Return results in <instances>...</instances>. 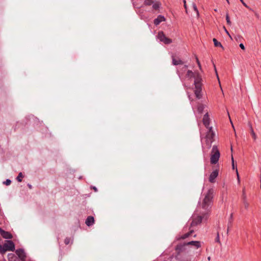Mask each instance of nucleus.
<instances>
[{
    "label": "nucleus",
    "instance_id": "28",
    "mask_svg": "<svg viewBox=\"0 0 261 261\" xmlns=\"http://www.w3.org/2000/svg\"><path fill=\"white\" fill-rule=\"evenodd\" d=\"M243 204L244 205L245 209L248 210L249 206V204L248 202L247 199H245L244 200H243Z\"/></svg>",
    "mask_w": 261,
    "mask_h": 261
},
{
    "label": "nucleus",
    "instance_id": "12",
    "mask_svg": "<svg viewBox=\"0 0 261 261\" xmlns=\"http://www.w3.org/2000/svg\"><path fill=\"white\" fill-rule=\"evenodd\" d=\"M215 135V133L213 130V127H210L209 129H208V131L205 136V139H208L211 140L212 141H214V138Z\"/></svg>",
    "mask_w": 261,
    "mask_h": 261
},
{
    "label": "nucleus",
    "instance_id": "36",
    "mask_svg": "<svg viewBox=\"0 0 261 261\" xmlns=\"http://www.w3.org/2000/svg\"><path fill=\"white\" fill-rule=\"evenodd\" d=\"M231 161H232V169H234L235 168V165H234V160H233V156L231 157Z\"/></svg>",
    "mask_w": 261,
    "mask_h": 261
},
{
    "label": "nucleus",
    "instance_id": "42",
    "mask_svg": "<svg viewBox=\"0 0 261 261\" xmlns=\"http://www.w3.org/2000/svg\"><path fill=\"white\" fill-rule=\"evenodd\" d=\"M184 7H185V9H187V5L186 3V1L184 0Z\"/></svg>",
    "mask_w": 261,
    "mask_h": 261
},
{
    "label": "nucleus",
    "instance_id": "41",
    "mask_svg": "<svg viewBox=\"0 0 261 261\" xmlns=\"http://www.w3.org/2000/svg\"><path fill=\"white\" fill-rule=\"evenodd\" d=\"M27 186H28V187H29V189H32V188H33V187H32V186L31 184H28L27 185Z\"/></svg>",
    "mask_w": 261,
    "mask_h": 261
},
{
    "label": "nucleus",
    "instance_id": "7",
    "mask_svg": "<svg viewBox=\"0 0 261 261\" xmlns=\"http://www.w3.org/2000/svg\"><path fill=\"white\" fill-rule=\"evenodd\" d=\"M158 37L160 41L163 42L166 44L172 43V40L167 37L162 31L159 32Z\"/></svg>",
    "mask_w": 261,
    "mask_h": 261
},
{
    "label": "nucleus",
    "instance_id": "14",
    "mask_svg": "<svg viewBox=\"0 0 261 261\" xmlns=\"http://www.w3.org/2000/svg\"><path fill=\"white\" fill-rule=\"evenodd\" d=\"M0 233L4 239H10L12 238V235L8 231H6L0 227Z\"/></svg>",
    "mask_w": 261,
    "mask_h": 261
},
{
    "label": "nucleus",
    "instance_id": "15",
    "mask_svg": "<svg viewBox=\"0 0 261 261\" xmlns=\"http://www.w3.org/2000/svg\"><path fill=\"white\" fill-rule=\"evenodd\" d=\"M166 20L165 17L163 15H159L157 18L154 19L153 23L155 25H158L161 22L165 21Z\"/></svg>",
    "mask_w": 261,
    "mask_h": 261
},
{
    "label": "nucleus",
    "instance_id": "45",
    "mask_svg": "<svg viewBox=\"0 0 261 261\" xmlns=\"http://www.w3.org/2000/svg\"><path fill=\"white\" fill-rule=\"evenodd\" d=\"M229 230V227H228L227 230V233H228Z\"/></svg>",
    "mask_w": 261,
    "mask_h": 261
},
{
    "label": "nucleus",
    "instance_id": "37",
    "mask_svg": "<svg viewBox=\"0 0 261 261\" xmlns=\"http://www.w3.org/2000/svg\"><path fill=\"white\" fill-rule=\"evenodd\" d=\"M216 242L219 243H220L219 233H217V236L216 238Z\"/></svg>",
    "mask_w": 261,
    "mask_h": 261
},
{
    "label": "nucleus",
    "instance_id": "11",
    "mask_svg": "<svg viewBox=\"0 0 261 261\" xmlns=\"http://www.w3.org/2000/svg\"><path fill=\"white\" fill-rule=\"evenodd\" d=\"M202 122L205 127H206L207 129H209V128L211 127L209 126L210 123V118L209 117V115L207 112L204 115L202 119Z\"/></svg>",
    "mask_w": 261,
    "mask_h": 261
},
{
    "label": "nucleus",
    "instance_id": "31",
    "mask_svg": "<svg viewBox=\"0 0 261 261\" xmlns=\"http://www.w3.org/2000/svg\"><path fill=\"white\" fill-rule=\"evenodd\" d=\"M234 38L237 41H241L242 37H241V35H237V36H235Z\"/></svg>",
    "mask_w": 261,
    "mask_h": 261
},
{
    "label": "nucleus",
    "instance_id": "43",
    "mask_svg": "<svg viewBox=\"0 0 261 261\" xmlns=\"http://www.w3.org/2000/svg\"><path fill=\"white\" fill-rule=\"evenodd\" d=\"M214 68H215V70L217 76V78L219 79V77H218V74H217V70H216V68L215 65H214Z\"/></svg>",
    "mask_w": 261,
    "mask_h": 261
},
{
    "label": "nucleus",
    "instance_id": "19",
    "mask_svg": "<svg viewBox=\"0 0 261 261\" xmlns=\"http://www.w3.org/2000/svg\"><path fill=\"white\" fill-rule=\"evenodd\" d=\"M172 64L174 65H178L183 64V62L179 59H176L173 56H172Z\"/></svg>",
    "mask_w": 261,
    "mask_h": 261
},
{
    "label": "nucleus",
    "instance_id": "1",
    "mask_svg": "<svg viewBox=\"0 0 261 261\" xmlns=\"http://www.w3.org/2000/svg\"><path fill=\"white\" fill-rule=\"evenodd\" d=\"M188 66L184 65L181 67H178L177 69V73L179 78L181 80V76L183 74L187 71L186 77L189 79L193 78L194 79V94L198 99L202 98V94L201 93L202 86V79L201 75L198 72H193L192 70H187Z\"/></svg>",
    "mask_w": 261,
    "mask_h": 261
},
{
    "label": "nucleus",
    "instance_id": "29",
    "mask_svg": "<svg viewBox=\"0 0 261 261\" xmlns=\"http://www.w3.org/2000/svg\"><path fill=\"white\" fill-rule=\"evenodd\" d=\"M226 20L227 23L229 25H231V22L230 21V18L228 13H227L226 15Z\"/></svg>",
    "mask_w": 261,
    "mask_h": 261
},
{
    "label": "nucleus",
    "instance_id": "21",
    "mask_svg": "<svg viewBox=\"0 0 261 261\" xmlns=\"http://www.w3.org/2000/svg\"><path fill=\"white\" fill-rule=\"evenodd\" d=\"M249 127H250V133H251V134L252 135V137L253 138V139L254 140H255L256 139V138H257L255 132L253 130V129L252 128V126L251 124L249 123Z\"/></svg>",
    "mask_w": 261,
    "mask_h": 261
},
{
    "label": "nucleus",
    "instance_id": "46",
    "mask_svg": "<svg viewBox=\"0 0 261 261\" xmlns=\"http://www.w3.org/2000/svg\"><path fill=\"white\" fill-rule=\"evenodd\" d=\"M207 259H208V260H210V259H211V257H210V256H208V257H207Z\"/></svg>",
    "mask_w": 261,
    "mask_h": 261
},
{
    "label": "nucleus",
    "instance_id": "44",
    "mask_svg": "<svg viewBox=\"0 0 261 261\" xmlns=\"http://www.w3.org/2000/svg\"><path fill=\"white\" fill-rule=\"evenodd\" d=\"M236 172H237V173L238 179L239 181L240 179H239V174H238V172L237 169H236Z\"/></svg>",
    "mask_w": 261,
    "mask_h": 261
},
{
    "label": "nucleus",
    "instance_id": "38",
    "mask_svg": "<svg viewBox=\"0 0 261 261\" xmlns=\"http://www.w3.org/2000/svg\"><path fill=\"white\" fill-rule=\"evenodd\" d=\"M239 46L240 47V48L241 49H242L243 50H244L245 49V46L243 43H240L239 45Z\"/></svg>",
    "mask_w": 261,
    "mask_h": 261
},
{
    "label": "nucleus",
    "instance_id": "2",
    "mask_svg": "<svg viewBox=\"0 0 261 261\" xmlns=\"http://www.w3.org/2000/svg\"><path fill=\"white\" fill-rule=\"evenodd\" d=\"M201 202H199V207H201L205 211L204 213H207L208 215L213 204L214 197V190L213 189H209L205 194Z\"/></svg>",
    "mask_w": 261,
    "mask_h": 261
},
{
    "label": "nucleus",
    "instance_id": "40",
    "mask_svg": "<svg viewBox=\"0 0 261 261\" xmlns=\"http://www.w3.org/2000/svg\"><path fill=\"white\" fill-rule=\"evenodd\" d=\"M245 199H247V198H246V196L245 194V193H243V201Z\"/></svg>",
    "mask_w": 261,
    "mask_h": 261
},
{
    "label": "nucleus",
    "instance_id": "23",
    "mask_svg": "<svg viewBox=\"0 0 261 261\" xmlns=\"http://www.w3.org/2000/svg\"><path fill=\"white\" fill-rule=\"evenodd\" d=\"M213 41L214 45L216 47H222V48H223V47L222 45L221 44V43L220 42L218 41L216 38H214L213 39Z\"/></svg>",
    "mask_w": 261,
    "mask_h": 261
},
{
    "label": "nucleus",
    "instance_id": "5",
    "mask_svg": "<svg viewBox=\"0 0 261 261\" xmlns=\"http://www.w3.org/2000/svg\"><path fill=\"white\" fill-rule=\"evenodd\" d=\"M201 215L197 216L196 217L193 216V219L191 223V226H193L200 224L203 220H206L208 217L207 213H202Z\"/></svg>",
    "mask_w": 261,
    "mask_h": 261
},
{
    "label": "nucleus",
    "instance_id": "39",
    "mask_svg": "<svg viewBox=\"0 0 261 261\" xmlns=\"http://www.w3.org/2000/svg\"><path fill=\"white\" fill-rule=\"evenodd\" d=\"M91 188L95 192L98 191L97 188L94 186H91Z\"/></svg>",
    "mask_w": 261,
    "mask_h": 261
},
{
    "label": "nucleus",
    "instance_id": "27",
    "mask_svg": "<svg viewBox=\"0 0 261 261\" xmlns=\"http://www.w3.org/2000/svg\"><path fill=\"white\" fill-rule=\"evenodd\" d=\"M23 176L22 172H20L18 174V175L16 178V179L18 181L21 182L22 181V178L23 177Z\"/></svg>",
    "mask_w": 261,
    "mask_h": 261
},
{
    "label": "nucleus",
    "instance_id": "20",
    "mask_svg": "<svg viewBox=\"0 0 261 261\" xmlns=\"http://www.w3.org/2000/svg\"><path fill=\"white\" fill-rule=\"evenodd\" d=\"M205 107V105H204L203 104H199L198 105V107H197V111H198V113L200 114H201L203 112Z\"/></svg>",
    "mask_w": 261,
    "mask_h": 261
},
{
    "label": "nucleus",
    "instance_id": "25",
    "mask_svg": "<svg viewBox=\"0 0 261 261\" xmlns=\"http://www.w3.org/2000/svg\"><path fill=\"white\" fill-rule=\"evenodd\" d=\"M8 261H11V260L17 258V257L15 255V254L13 253H9L8 255Z\"/></svg>",
    "mask_w": 261,
    "mask_h": 261
},
{
    "label": "nucleus",
    "instance_id": "24",
    "mask_svg": "<svg viewBox=\"0 0 261 261\" xmlns=\"http://www.w3.org/2000/svg\"><path fill=\"white\" fill-rule=\"evenodd\" d=\"M232 221H233V214L231 213L230 215L229 219H228V227H231L232 224Z\"/></svg>",
    "mask_w": 261,
    "mask_h": 261
},
{
    "label": "nucleus",
    "instance_id": "18",
    "mask_svg": "<svg viewBox=\"0 0 261 261\" xmlns=\"http://www.w3.org/2000/svg\"><path fill=\"white\" fill-rule=\"evenodd\" d=\"M193 232V230H190L189 232L184 234L177 237L176 239L177 240L185 239L191 236Z\"/></svg>",
    "mask_w": 261,
    "mask_h": 261
},
{
    "label": "nucleus",
    "instance_id": "30",
    "mask_svg": "<svg viewBox=\"0 0 261 261\" xmlns=\"http://www.w3.org/2000/svg\"><path fill=\"white\" fill-rule=\"evenodd\" d=\"M11 183V180L9 179H6L5 181L4 182V184L7 186L10 185Z\"/></svg>",
    "mask_w": 261,
    "mask_h": 261
},
{
    "label": "nucleus",
    "instance_id": "33",
    "mask_svg": "<svg viewBox=\"0 0 261 261\" xmlns=\"http://www.w3.org/2000/svg\"><path fill=\"white\" fill-rule=\"evenodd\" d=\"M224 30H225V32H226V33L228 35V36L229 37V38L232 40V37L231 36V35H230V34L229 33V32H228V31L226 30V28L225 27H223Z\"/></svg>",
    "mask_w": 261,
    "mask_h": 261
},
{
    "label": "nucleus",
    "instance_id": "6",
    "mask_svg": "<svg viewBox=\"0 0 261 261\" xmlns=\"http://www.w3.org/2000/svg\"><path fill=\"white\" fill-rule=\"evenodd\" d=\"M144 4L146 6L152 5L153 10H159L161 6V3L159 1H154V0H145Z\"/></svg>",
    "mask_w": 261,
    "mask_h": 261
},
{
    "label": "nucleus",
    "instance_id": "35",
    "mask_svg": "<svg viewBox=\"0 0 261 261\" xmlns=\"http://www.w3.org/2000/svg\"><path fill=\"white\" fill-rule=\"evenodd\" d=\"M196 62L197 63V64H198V66H199V68L201 69V65H200V62H199L198 58L196 57Z\"/></svg>",
    "mask_w": 261,
    "mask_h": 261
},
{
    "label": "nucleus",
    "instance_id": "47",
    "mask_svg": "<svg viewBox=\"0 0 261 261\" xmlns=\"http://www.w3.org/2000/svg\"><path fill=\"white\" fill-rule=\"evenodd\" d=\"M226 1H227V3H228V4L229 3V0H226Z\"/></svg>",
    "mask_w": 261,
    "mask_h": 261
},
{
    "label": "nucleus",
    "instance_id": "16",
    "mask_svg": "<svg viewBox=\"0 0 261 261\" xmlns=\"http://www.w3.org/2000/svg\"><path fill=\"white\" fill-rule=\"evenodd\" d=\"M85 223L88 226L93 225L94 223V217L91 216H88L86 220Z\"/></svg>",
    "mask_w": 261,
    "mask_h": 261
},
{
    "label": "nucleus",
    "instance_id": "3",
    "mask_svg": "<svg viewBox=\"0 0 261 261\" xmlns=\"http://www.w3.org/2000/svg\"><path fill=\"white\" fill-rule=\"evenodd\" d=\"M15 250V244L11 240L6 241L3 245L0 244V253H5L7 251H13Z\"/></svg>",
    "mask_w": 261,
    "mask_h": 261
},
{
    "label": "nucleus",
    "instance_id": "10",
    "mask_svg": "<svg viewBox=\"0 0 261 261\" xmlns=\"http://www.w3.org/2000/svg\"><path fill=\"white\" fill-rule=\"evenodd\" d=\"M176 259L179 261H190V258L187 254H184L183 253H177Z\"/></svg>",
    "mask_w": 261,
    "mask_h": 261
},
{
    "label": "nucleus",
    "instance_id": "22",
    "mask_svg": "<svg viewBox=\"0 0 261 261\" xmlns=\"http://www.w3.org/2000/svg\"><path fill=\"white\" fill-rule=\"evenodd\" d=\"M214 142L211 140L205 139V146L207 149H210L212 146V144Z\"/></svg>",
    "mask_w": 261,
    "mask_h": 261
},
{
    "label": "nucleus",
    "instance_id": "26",
    "mask_svg": "<svg viewBox=\"0 0 261 261\" xmlns=\"http://www.w3.org/2000/svg\"><path fill=\"white\" fill-rule=\"evenodd\" d=\"M192 7H193V8L194 10L196 13L197 16L198 17L199 15V12H198V9L197 8V6H196V4L195 3H193L192 4Z\"/></svg>",
    "mask_w": 261,
    "mask_h": 261
},
{
    "label": "nucleus",
    "instance_id": "13",
    "mask_svg": "<svg viewBox=\"0 0 261 261\" xmlns=\"http://www.w3.org/2000/svg\"><path fill=\"white\" fill-rule=\"evenodd\" d=\"M219 171L217 169L214 170L210 174L209 177L210 182L213 183L215 181V178L218 176Z\"/></svg>",
    "mask_w": 261,
    "mask_h": 261
},
{
    "label": "nucleus",
    "instance_id": "32",
    "mask_svg": "<svg viewBox=\"0 0 261 261\" xmlns=\"http://www.w3.org/2000/svg\"><path fill=\"white\" fill-rule=\"evenodd\" d=\"M70 239L69 238H66L64 240V243L66 245H68L70 243Z\"/></svg>",
    "mask_w": 261,
    "mask_h": 261
},
{
    "label": "nucleus",
    "instance_id": "4",
    "mask_svg": "<svg viewBox=\"0 0 261 261\" xmlns=\"http://www.w3.org/2000/svg\"><path fill=\"white\" fill-rule=\"evenodd\" d=\"M220 152L218 150V148L216 145H214L213 146L210 161L212 164H216L218 163L219 159L220 158Z\"/></svg>",
    "mask_w": 261,
    "mask_h": 261
},
{
    "label": "nucleus",
    "instance_id": "8",
    "mask_svg": "<svg viewBox=\"0 0 261 261\" xmlns=\"http://www.w3.org/2000/svg\"><path fill=\"white\" fill-rule=\"evenodd\" d=\"M188 246L186 243L183 244H179L175 247V250L177 253H184L186 251V246Z\"/></svg>",
    "mask_w": 261,
    "mask_h": 261
},
{
    "label": "nucleus",
    "instance_id": "34",
    "mask_svg": "<svg viewBox=\"0 0 261 261\" xmlns=\"http://www.w3.org/2000/svg\"><path fill=\"white\" fill-rule=\"evenodd\" d=\"M240 2L242 3V4L246 7V8H249V7L244 2L243 0H240Z\"/></svg>",
    "mask_w": 261,
    "mask_h": 261
},
{
    "label": "nucleus",
    "instance_id": "17",
    "mask_svg": "<svg viewBox=\"0 0 261 261\" xmlns=\"http://www.w3.org/2000/svg\"><path fill=\"white\" fill-rule=\"evenodd\" d=\"M187 245H192L195 246L196 248H200L201 247V243L199 241H192L186 243Z\"/></svg>",
    "mask_w": 261,
    "mask_h": 261
},
{
    "label": "nucleus",
    "instance_id": "9",
    "mask_svg": "<svg viewBox=\"0 0 261 261\" xmlns=\"http://www.w3.org/2000/svg\"><path fill=\"white\" fill-rule=\"evenodd\" d=\"M15 253L22 261H25L26 254L23 249H18L16 250Z\"/></svg>",
    "mask_w": 261,
    "mask_h": 261
}]
</instances>
